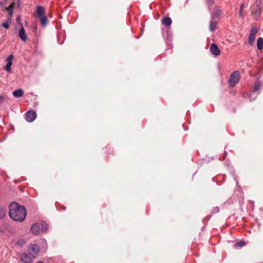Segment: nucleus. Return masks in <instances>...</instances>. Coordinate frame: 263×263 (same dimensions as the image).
Instances as JSON below:
<instances>
[{"mask_svg": "<svg viewBox=\"0 0 263 263\" xmlns=\"http://www.w3.org/2000/svg\"><path fill=\"white\" fill-rule=\"evenodd\" d=\"M26 210L16 202H12L9 205V216L16 221H23L26 216Z\"/></svg>", "mask_w": 263, "mask_h": 263, "instance_id": "f257e3e1", "label": "nucleus"}, {"mask_svg": "<svg viewBox=\"0 0 263 263\" xmlns=\"http://www.w3.org/2000/svg\"><path fill=\"white\" fill-rule=\"evenodd\" d=\"M35 14L36 16L40 20L41 25L43 27H45L48 23V20L45 14V8L42 6L37 7Z\"/></svg>", "mask_w": 263, "mask_h": 263, "instance_id": "f03ea898", "label": "nucleus"}, {"mask_svg": "<svg viewBox=\"0 0 263 263\" xmlns=\"http://www.w3.org/2000/svg\"><path fill=\"white\" fill-rule=\"evenodd\" d=\"M240 80V74L238 71H234L230 76L229 80V86L233 87L238 83Z\"/></svg>", "mask_w": 263, "mask_h": 263, "instance_id": "7ed1b4c3", "label": "nucleus"}, {"mask_svg": "<svg viewBox=\"0 0 263 263\" xmlns=\"http://www.w3.org/2000/svg\"><path fill=\"white\" fill-rule=\"evenodd\" d=\"M257 31L258 29L256 27L253 26L251 28L250 33L248 37L249 44L252 45L255 39V35L257 33Z\"/></svg>", "mask_w": 263, "mask_h": 263, "instance_id": "20e7f679", "label": "nucleus"}, {"mask_svg": "<svg viewBox=\"0 0 263 263\" xmlns=\"http://www.w3.org/2000/svg\"><path fill=\"white\" fill-rule=\"evenodd\" d=\"M28 251L29 255L33 258H35L39 252V247L36 244L32 245L29 247Z\"/></svg>", "mask_w": 263, "mask_h": 263, "instance_id": "39448f33", "label": "nucleus"}, {"mask_svg": "<svg viewBox=\"0 0 263 263\" xmlns=\"http://www.w3.org/2000/svg\"><path fill=\"white\" fill-rule=\"evenodd\" d=\"M26 120L29 122H33L36 118V114L33 110L28 111L25 115Z\"/></svg>", "mask_w": 263, "mask_h": 263, "instance_id": "423d86ee", "label": "nucleus"}, {"mask_svg": "<svg viewBox=\"0 0 263 263\" xmlns=\"http://www.w3.org/2000/svg\"><path fill=\"white\" fill-rule=\"evenodd\" d=\"M32 256L28 255L26 253H23L21 256V260L24 263H31L33 259Z\"/></svg>", "mask_w": 263, "mask_h": 263, "instance_id": "0eeeda50", "label": "nucleus"}, {"mask_svg": "<svg viewBox=\"0 0 263 263\" xmlns=\"http://www.w3.org/2000/svg\"><path fill=\"white\" fill-rule=\"evenodd\" d=\"M31 230L33 234H34L35 235H38L40 233V232L41 231V227L40 226V223H34L31 226Z\"/></svg>", "mask_w": 263, "mask_h": 263, "instance_id": "6e6552de", "label": "nucleus"}, {"mask_svg": "<svg viewBox=\"0 0 263 263\" xmlns=\"http://www.w3.org/2000/svg\"><path fill=\"white\" fill-rule=\"evenodd\" d=\"M210 51L215 55H219L220 54V50L218 47L215 44H212L210 47Z\"/></svg>", "mask_w": 263, "mask_h": 263, "instance_id": "1a4fd4ad", "label": "nucleus"}, {"mask_svg": "<svg viewBox=\"0 0 263 263\" xmlns=\"http://www.w3.org/2000/svg\"><path fill=\"white\" fill-rule=\"evenodd\" d=\"M18 35H19V37H20V39H21V40L23 42L26 41L28 39V37H27L26 32H25V29L23 26H22V28H21V30H20Z\"/></svg>", "mask_w": 263, "mask_h": 263, "instance_id": "9d476101", "label": "nucleus"}, {"mask_svg": "<svg viewBox=\"0 0 263 263\" xmlns=\"http://www.w3.org/2000/svg\"><path fill=\"white\" fill-rule=\"evenodd\" d=\"M261 13V6L260 4H257L254 9L252 11V13L255 15V17L257 20L260 17Z\"/></svg>", "mask_w": 263, "mask_h": 263, "instance_id": "9b49d317", "label": "nucleus"}, {"mask_svg": "<svg viewBox=\"0 0 263 263\" xmlns=\"http://www.w3.org/2000/svg\"><path fill=\"white\" fill-rule=\"evenodd\" d=\"M14 7H15V3H12L9 5V6L8 7H7V8L4 7L2 9V10L3 11H5V10L7 11L8 12L9 15L10 16H12V14H13V8H14Z\"/></svg>", "mask_w": 263, "mask_h": 263, "instance_id": "f8f14e48", "label": "nucleus"}, {"mask_svg": "<svg viewBox=\"0 0 263 263\" xmlns=\"http://www.w3.org/2000/svg\"><path fill=\"white\" fill-rule=\"evenodd\" d=\"M162 23L165 26H170L172 23V19L168 16H165L161 21Z\"/></svg>", "mask_w": 263, "mask_h": 263, "instance_id": "ddd939ff", "label": "nucleus"}, {"mask_svg": "<svg viewBox=\"0 0 263 263\" xmlns=\"http://www.w3.org/2000/svg\"><path fill=\"white\" fill-rule=\"evenodd\" d=\"M217 25V21L215 20V17H214L212 20L210 22V30L211 32H213L215 28Z\"/></svg>", "mask_w": 263, "mask_h": 263, "instance_id": "4468645a", "label": "nucleus"}, {"mask_svg": "<svg viewBox=\"0 0 263 263\" xmlns=\"http://www.w3.org/2000/svg\"><path fill=\"white\" fill-rule=\"evenodd\" d=\"M24 91L21 89L15 90L13 92V95L16 98H20L23 96Z\"/></svg>", "mask_w": 263, "mask_h": 263, "instance_id": "2eb2a0df", "label": "nucleus"}, {"mask_svg": "<svg viewBox=\"0 0 263 263\" xmlns=\"http://www.w3.org/2000/svg\"><path fill=\"white\" fill-rule=\"evenodd\" d=\"M257 47L259 50H261L263 49V38L259 37L257 39Z\"/></svg>", "mask_w": 263, "mask_h": 263, "instance_id": "dca6fc26", "label": "nucleus"}, {"mask_svg": "<svg viewBox=\"0 0 263 263\" xmlns=\"http://www.w3.org/2000/svg\"><path fill=\"white\" fill-rule=\"evenodd\" d=\"M262 85L260 82L257 81L255 83L253 92H256L258 90H260L261 88Z\"/></svg>", "mask_w": 263, "mask_h": 263, "instance_id": "f3484780", "label": "nucleus"}, {"mask_svg": "<svg viewBox=\"0 0 263 263\" xmlns=\"http://www.w3.org/2000/svg\"><path fill=\"white\" fill-rule=\"evenodd\" d=\"M12 65V62L10 61L8 62L7 64L5 66V69L7 72H10L11 71V67Z\"/></svg>", "mask_w": 263, "mask_h": 263, "instance_id": "a211bd4d", "label": "nucleus"}, {"mask_svg": "<svg viewBox=\"0 0 263 263\" xmlns=\"http://www.w3.org/2000/svg\"><path fill=\"white\" fill-rule=\"evenodd\" d=\"M42 231H46L48 229V224L46 223L42 222L40 223Z\"/></svg>", "mask_w": 263, "mask_h": 263, "instance_id": "6ab92c4d", "label": "nucleus"}, {"mask_svg": "<svg viewBox=\"0 0 263 263\" xmlns=\"http://www.w3.org/2000/svg\"><path fill=\"white\" fill-rule=\"evenodd\" d=\"M10 23H11V21H6L2 23V26L7 29L9 27Z\"/></svg>", "mask_w": 263, "mask_h": 263, "instance_id": "aec40b11", "label": "nucleus"}, {"mask_svg": "<svg viewBox=\"0 0 263 263\" xmlns=\"http://www.w3.org/2000/svg\"><path fill=\"white\" fill-rule=\"evenodd\" d=\"M244 8H245V4L243 3L241 4L240 7V10H239V15L240 17H242L243 15H242V11H243V9Z\"/></svg>", "mask_w": 263, "mask_h": 263, "instance_id": "412c9836", "label": "nucleus"}, {"mask_svg": "<svg viewBox=\"0 0 263 263\" xmlns=\"http://www.w3.org/2000/svg\"><path fill=\"white\" fill-rule=\"evenodd\" d=\"M235 245L236 247H242L245 245V242L243 241H239L236 243Z\"/></svg>", "mask_w": 263, "mask_h": 263, "instance_id": "4be33fe9", "label": "nucleus"}, {"mask_svg": "<svg viewBox=\"0 0 263 263\" xmlns=\"http://www.w3.org/2000/svg\"><path fill=\"white\" fill-rule=\"evenodd\" d=\"M5 215V211L3 208H0V219L3 218Z\"/></svg>", "mask_w": 263, "mask_h": 263, "instance_id": "5701e85b", "label": "nucleus"}, {"mask_svg": "<svg viewBox=\"0 0 263 263\" xmlns=\"http://www.w3.org/2000/svg\"><path fill=\"white\" fill-rule=\"evenodd\" d=\"M215 16L218 18V17H219L220 15H221V10H219V9H217L215 11Z\"/></svg>", "mask_w": 263, "mask_h": 263, "instance_id": "b1692460", "label": "nucleus"}, {"mask_svg": "<svg viewBox=\"0 0 263 263\" xmlns=\"http://www.w3.org/2000/svg\"><path fill=\"white\" fill-rule=\"evenodd\" d=\"M13 58H14L13 55L12 54H10L8 57V58L7 59V62H10V61L12 62V61L13 59Z\"/></svg>", "mask_w": 263, "mask_h": 263, "instance_id": "393cba45", "label": "nucleus"}, {"mask_svg": "<svg viewBox=\"0 0 263 263\" xmlns=\"http://www.w3.org/2000/svg\"><path fill=\"white\" fill-rule=\"evenodd\" d=\"M207 3L212 4L214 3V0H206Z\"/></svg>", "mask_w": 263, "mask_h": 263, "instance_id": "a878e982", "label": "nucleus"}, {"mask_svg": "<svg viewBox=\"0 0 263 263\" xmlns=\"http://www.w3.org/2000/svg\"><path fill=\"white\" fill-rule=\"evenodd\" d=\"M4 98L0 96V103L3 101Z\"/></svg>", "mask_w": 263, "mask_h": 263, "instance_id": "bb28decb", "label": "nucleus"}, {"mask_svg": "<svg viewBox=\"0 0 263 263\" xmlns=\"http://www.w3.org/2000/svg\"><path fill=\"white\" fill-rule=\"evenodd\" d=\"M0 5H1V6H2V5H3V2H1L0 3Z\"/></svg>", "mask_w": 263, "mask_h": 263, "instance_id": "cd10ccee", "label": "nucleus"}, {"mask_svg": "<svg viewBox=\"0 0 263 263\" xmlns=\"http://www.w3.org/2000/svg\"><path fill=\"white\" fill-rule=\"evenodd\" d=\"M18 20H20L19 17H18L16 18V20H17V21H18Z\"/></svg>", "mask_w": 263, "mask_h": 263, "instance_id": "c85d7f7f", "label": "nucleus"}, {"mask_svg": "<svg viewBox=\"0 0 263 263\" xmlns=\"http://www.w3.org/2000/svg\"><path fill=\"white\" fill-rule=\"evenodd\" d=\"M18 20H20L19 17H18L16 18V20H17V21H18Z\"/></svg>", "mask_w": 263, "mask_h": 263, "instance_id": "c756f323", "label": "nucleus"}]
</instances>
